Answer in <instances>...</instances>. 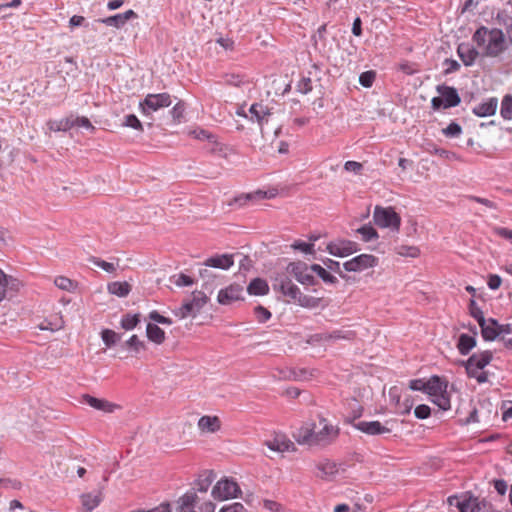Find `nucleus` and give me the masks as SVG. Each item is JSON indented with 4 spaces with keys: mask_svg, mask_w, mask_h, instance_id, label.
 Masks as SVG:
<instances>
[{
    "mask_svg": "<svg viewBox=\"0 0 512 512\" xmlns=\"http://www.w3.org/2000/svg\"><path fill=\"white\" fill-rule=\"evenodd\" d=\"M500 114L505 120L512 119V95L507 94L501 101Z\"/></svg>",
    "mask_w": 512,
    "mask_h": 512,
    "instance_id": "nucleus-36",
    "label": "nucleus"
},
{
    "mask_svg": "<svg viewBox=\"0 0 512 512\" xmlns=\"http://www.w3.org/2000/svg\"><path fill=\"white\" fill-rule=\"evenodd\" d=\"M354 333L351 331L335 330L331 333H325L323 339L325 340H339V339H351Z\"/></svg>",
    "mask_w": 512,
    "mask_h": 512,
    "instance_id": "nucleus-46",
    "label": "nucleus"
},
{
    "mask_svg": "<svg viewBox=\"0 0 512 512\" xmlns=\"http://www.w3.org/2000/svg\"><path fill=\"white\" fill-rule=\"evenodd\" d=\"M479 326L481 328L482 337L485 341H493L498 337L499 329H495L494 327L487 324L486 320L484 324L480 323Z\"/></svg>",
    "mask_w": 512,
    "mask_h": 512,
    "instance_id": "nucleus-39",
    "label": "nucleus"
},
{
    "mask_svg": "<svg viewBox=\"0 0 512 512\" xmlns=\"http://www.w3.org/2000/svg\"><path fill=\"white\" fill-rule=\"evenodd\" d=\"M122 17H123L122 14L119 13V14H116V15H113V16H110V17H107L104 19H99L98 21L106 24L107 26L121 28L126 24V22L124 21V19Z\"/></svg>",
    "mask_w": 512,
    "mask_h": 512,
    "instance_id": "nucleus-45",
    "label": "nucleus"
},
{
    "mask_svg": "<svg viewBox=\"0 0 512 512\" xmlns=\"http://www.w3.org/2000/svg\"><path fill=\"white\" fill-rule=\"evenodd\" d=\"M432 402L434 404H436L443 411L449 410L451 407L450 397L447 393V390L445 392L435 396L434 399L432 400Z\"/></svg>",
    "mask_w": 512,
    "mask_h": 512,
    "instance_id": "nucleus-42",
    "label": "nucleus"
},
{
    "mask_svg": "<svg viewBox=\"0 0 512 512\" xmlns=\"http://www.w3.org/2000/svg\"><path fill=\"white\" fill-rule=\"evenodd\" d=\"M316 468L319 471L316 476L322 479L333 476L338 472L337 465L329 460L320 461L316 464Z\"/></svg>",
    "mask_w": 512,
    "mask_h": 512,
    "instance_id": "nucleus-22",
    "label": "nucleus"
},
{
    "mask_svg": "<svg viewBox=\"0 0 512 512\" xmlns=\"http://www.w3.org/2000/svg\"><path fill=\"white\" fill-rule=\"evenodd\" d=\"M21 286L22 284L17 278L5 274V287L7 290L8 300H11L13 297H15Z\"/></svg>",
    "mask_w": 512,
    "mask_h": 512,
    "instance_id": "nucleus-31",
    "label": "nucleus"
},
{
    "mask_svg": "<svg viewBox=\"0 0 512 512\" xmlns=\"http://www.w3.org/2000/svg\"><path fill=\"white\" fill-rule=\"evenodd\" d=\"M291 248L294 250H299L306 254H311V255L315 254L313 243H306V242L297 240L291 245Z\"/></svg>",
    "mask_w": 512,
    "mask_h": 512,
    "instance_id": "nucleus-50",
    "label": "nucleus"
},
{
    "mask_svg": "<svg viewBox=\"0 0 512 512\" xmlns=\"http://www.w3.org/2000/svg\"><path fill=\"white\" fill-rule=\"evenodd\" d=\"M374 223L381 228H391L398 231L401 225V217L392 207L376 206L373 213Z\"/></svg>",
    "mask_w": 512,
    "mask_h": 512,
    "instance_id": "nucleus-1",
    "label": "nucleus"
},
{
    "mask_svg": "<svg viewBox=\"0 0 512 512\" xmlns=\"http://www.w3.org/2000/svg\"><path fill=\"white\" fill-rule=\"evenodd\" d=\"M448 503L451 506H456L459 512H468L472 505V495L465 497L462 501L456 495H453L448 498Z\"/></svg>",
    "mask_w": 512,
    "mask_h": 512,
    "instance_id": "nucleus-32",
    "label": "nucleus"
},
{
    "mask_svg": "<svg viewBox=\"0 0 512 512\" xmlns=\"http://www.w3.org/2000/svg\"><path fill=\"white\" fill-rule=\"evenodd\" d=\"M189 300L193 304L194 308L199 312L207 303L208 297L203 291H194L192 293V299Z\"/></svg>",
    "mask_w": 512,
    "mask_h": 512,
    "instance_id": "nucleus-40",
    "label": "nucleus"
},
{
    "mask_svg": "<svg viewBox=\"0 0 512 512\" xmlns=\"http://www.w3.org/2000/svg\"><path fill=\"white\" fill-rule=\"evenodd\" d=\"M101 337L104 342V344L107 347L114 346L118 341L121 339V334L116 333L115 331L111 329H104L101 332Z\"/></svg>",
    "mask_w": 512,
    "mask_h": 512,
    "instance_id": "nucleus-37",
    "label": "nucleus"
},
{
    "mask_svg": "<svg viewBox=\"0 0 512 512\" xmlns=\"http://www.w3.org/2000/svg\"><path fill=\"white\" fill-rule=\"evenodd\" d=\"M296 302L304 308L312 309L317 308L319 306L321 298H316L300 293V295L297 296Z\"/></svg>",
    "mask_w": 512,
    "mask_h": 512,
    "instance_id": "nucleus-35",
    "label": "nucleus"
},
{
    "mask_svg": "<svg viewBox=\"0 0 512 512\" xmlns=\"http://www.w3.org/2000/svg\"><path fill=\"white\" fill-rule=\"evenodd\" d=\"M442 132L446 137H458L462 132V128L458 123L451 122Z\"/></svg>",
    "mask_w": 512,
    "mask_h": 512,
    "instance_id": "nucleus-54",
    "label": "nucleus"
},
{
    "mask_svg": "<svg viewBox=\"0 0 512 512\" xmlns=\"http://www.w3.org/2000/svg\"><path fill=\"white\" fill-rule=\"evenodd\" d=\"M170 281L173 282L178 287L190 286L194 283L193 279L190 276L183 274V273H181L179 275H173L170 278Z\"/></svg>",
    "mask_w": 512,
    "mask_h": 512,
    "instance_id": "nucleus-51",
    "label": "nucleus"
},
{
    "mask_svg": "<svg viewBox=\"0 0 512 512\" xmlns=\"http://www.w3.org/2000/svg\"><path fill=\"white\" fill-rule=\"evenodd\" d=\"M255 314L260 323H265L271 318V312L265 307L258 305L255 307Z\"/></svg>",
    "mask_w": 512,
    "mask_h": 512,
    "instance_id": "nucleus-59",
    "label": "nucleus"
},
{
    "mask_svg": "<svg viewBox=\"0 0 512 512\" xmlns=\"http://www.w3.org/2000/svg\"><path fill=\"white\" fill-rule=\"evenodd\" d=\"M310 270L315 272L325 283L328 284H336L338 282L337 278L330 274L326 269H324L319 264H312L310 266Z\"/></svg>",
    "mask_w": 512,
    "mask_h": 512,
    "instance_id": "nucleus-33",
    "label": "nucleus"
},
{
    "mask_svg": "<svg viewBox=\"0 0 512 512\" xmlns=\"http://www.w3.org/2000/svg\"><path fill=\"white\" fill-rule=\"evenodd\" d=\"M199 275L200 277L203 279L204 283H203V287L206 289V290H209V289H212L211 287V281L215 278V275L210 271L208 270L207 268L205 269H200L199 271Z\"/></svg>",
    "mask_w": 512,
    "mask_h": 512,
    "instance_id": "nucleus-57",
    "label": "nucleus"
},
{
    "mask_svg": "<svg viewBox=\"0 0 512 512\" xmlns=\"http://www.w3.org/2000/svg\"><path fill=\"white\" fill-rule=\"evenodd\" d=\"M327 251L336 257H347L360 250L358 244L351 240H337L327 245Z\"/></svg>",
    "mask_w": 512,
    "mask_h": 512,
    "instance_id": "nucleus-7",
    "label": "nucleus"
},
{
    "mask_svg": "<svg viewBox=\"0 0 512 512\" xmlns=\"http://www.w3.org/2000/svg\"><path fill=\"white\" fill-rule=\"evenodd\" d=\"M247 292L250 295L263 296L269 292V286L265 280L261 278H255L249 283Z\"/></svg>",
    "mask_w": 512,
    "mask_h": 512,
    "instance_id": "nucleus-23",
    "label": "nucleus"
},
{
    "mask_svg": "<svg viewBox=\"0 0 512 512\" xmlns=\"http://www.w3.org/2000/svg\"><path fill=\"white\" fill-rule=\"evenodd\" d=\"M414 415L418 419H426L431 415V408L428 405L420 404L414 409Z\"/></svg>",
    "mask_w": 512,
    "mask_h": 512,
    "instance_id": "nucleus-60",
    "label": "nucleus"
},
{
    "mask_svg": "<svg viewBox=\"0 0 512 512\" xmlns=\"http://www.w3.org/2000/svg\"><path fill=\"white\" fill-rule=\"evenodd\" d=\"M108 291L118 297H126L131 291V285L128 282H112L108 285Z\"/></svg>",
    "mask_w": 512,
    "mask_h": 512,
    "instance_id": "nucleus-28",
    "label": "nucleus"
},
{
    "mask_svg": "<svg viewBox=\"0 0 512 512\" xmlns=\"http://www.w3.org/2000/svg\"><path fill=\"white\" fill-rule=\"evenodd\" d=\"M324 264L327 268L335 273H337L341 278L347 279V275L342 271L340 263L338 261L327 259L324 261Z\"/></svg>",
    "mask_w": 512,
    "mask_h": 512,
    "instance_id": "nucleus-56",
    "label": "nucleus"
},
{
    "mask_svg": "<svg viewBox=\"0 0 512 512\" xmlns=\"http://www.w3.org/2000/svg\"><path fill=\"white\" fill-rule=\"evenodd\" d=\"M295 440L299 444H308V445H316L315 444V425L312 427L305 426L301 427L294 434Z\"/></svg>",
    "mask_w": 512,
    "mask_h": 512,
    "instance_id": "nucleus-20",
    "label": "nucleus"
},
{
    "mask_svg": "<svg viewBox=\"0 0 512 512\" xmlns=\"http://www.w3.org/2000/svg\"><path fill=\"white\" fill-rule=\"evenodd\" d=\"M172 104L171 95L169 93L147 94L139 106L144 115L157 111Z\"/></svg>",
    "mask_w": 512,
    "mask_h": 512,
    "instance_id": "nucleus-2",
    "label": "nucleus"
},
{
    "mask_svg": "<svg viewBox=\"0 0 512 512\" xmlns=\"http://www.w3.org/2000/svg\"><path fill=\"white\" fill-rule=\"evenodd\" d=\"M273 289L279 291L291 300H297V296L300 295V289L292 282V280L285 274L278 275L273 283Z\"/></svg>",
    "mask_w": 512,
    "mask_h": 512,
    "instance_id": "nucleus-6",
    "label": "nucleus"
},
{
    "mask_svg": "<svg viewBox=\"0 0 512 512\" xmlns=\"http://www.w3.org/2000/svg\"><path fill=\"white\" fill-rule=\"evenodd\" d=\"M198 500L195 491H189L179 499L178 510H194V506Z\"/></svg>",
    "mask_w": 512,
    "mask_h": 512,
    "instance_id": "nucleus-29",
    "label": "nucleus"
},
{
    "mask_svg": "<svg viewBox=\"0 0 512 512\" xmlns=\"http://www.w3.org/2000/svg\"><path fill=\"white\" fill-rule=\"evenodd\" d=\"M241 493L239 485L227 478L217 482L212 489V496L216 500H226L229 498H236Z\"/></svg>",
    "mask_w": 512,
    "mask_h": 512,
    "instance_id": "nucleus-4",
    "label": "nucleus"
},
{
    "mask_svg": "<svg viewBox=\"0 0 512 512\" xmlns=\"http://www.w3.org/2000/svg\"><path fill=\"white\" fill-rule=\"evenodd\" d=\"M505 36L502 30L494 28L489 32V41L486 46L485 54L490 57H496L502 53L504 47Z\"/></svg>",
    "mask_w": 512,
    "mask_h": 512,
    "instance_id": "nucleus-9",
    "label": "nucleus"
},
{
    "mask_svg": "<svg viewBox=\"0 0 512 512\" xmlns=\"http://www.w3.org/2000/svg\"><path fill=\"white\" fill-rule=\"evenodd\" d=\"M234 264L233 255L231 254H220L214 255L207 258L203 265L211 268H219L222 270H228Z\"/></svg>",
    "mask_w": 512,
    "mask_h": 512,
    "instance_id": "nucleus-15",
    "label": "nucleus"
},
{
    "mask_svg": "<svg viewBox=\"0 0 512 512\" xmlns=\"http://www.w3.org/2000/svg\"><path fill=\"white\" fill-rule=\"evenodd\" d=\"M89 261L108 273H113L116 270V267L113 263L106 262L100 258L92 256L90 257Z\"/></svg>",
    "mask_w": 512,
    "mask_h": 512,
    "instance_id": "nucleus-52",
    "label": "nucleus"
},
{
    "mask_svg": "<svg viewBox=\"0 0 512 512\" xmlns=\"http://www.w3.org/2000/svg\"><path fill=\"white\" fill-rule=\"evenodd\" d=\"M476 346V339L474 336L468 334H461L458 338L457 348L461 355H467Z\"/></svg>",
    "mask_w": 512,
    "mask_h": 512,
    "instance_id": "nucleus-24",
    "label": "nucleus"
},
{
    "mask_svg": "<svg viewBox=\"0 0 512 512\" xmlns=\"http://www.w3.org/2000/svg\"><path fill=\"white\" fill-rule=\"evenodd\" d=\"M493 359V353L490 350L472 354L465 362L466 372L482 370Z\"/></svg>",
    "mask_w": 512,
    "mask_h": 512,
    "instance_id": "nucleus-10",
    "label": "nucleus"
},
{
    "mask_svg": "<svg viewBox=\"0 0 512 512\" xmlns=\"http://www.w3.org/2000/svg\"><path fill=\"white\" fill-rule=\"evenodd\" d=\"M83 400L86 404L93 407L94 409L104 411L107 413H113L115 409L120 408V406L115 403H111L107 400L93 397L89 394L83 395Z\"/></svg>",
    "mask_w": 512,
    "mask_h": 512,
    "instance_id": "nucleus-16",
    "label": "nucleus"
},
{
    "mask_svg": "<svg viewBox=\"0 0 512 512\" xmlns=\"http://www.w3.org/2000/svg\"><path fill=\"white\" fill-rule=\"evenodd\" d=\"M457 54L465 66H472L479 55L474 47L466 43L458 45Z\"/></svg>",
    "mask_w": 512,
    "mask_h": 512,
    "instance_id": "nucleus-19",
    "label": "nucleus"
},
{
    "mask_svg": "<svg viewBox=\"0 0 512 512\" xmlns=\"http://www.w3.org/2000/svg\"><path fill=\"white\" fill-rule=\"evenodd\" d=\"M397 254L407 257H417L420 253L419 249L415 246L401 245L395 248Z\"/></svg>",
    "mask_w": 512,
    "mask_h": 512,
    "instance_id": "nucleus-49",
    "label": "nucleus"
},
{
    "mask_svg": "<svg viewBox=\"0 0 512 512\" xmlns=\"http://www.w3.org/2000/svg\"><path fill=\"white\" fill-rule=\"evenodd\" d=\"M375 77H376V73L372 70L370 71H365L363 73L360 74L359 76V83L363 86V87H366V88H369L372 86L374 80H375Z\"/></svg>",
    "mask_w": 512,
    "mask_h": 512,
    "instance_id": "nucleus-53",
    "label": "nucleus"
},
{
    "mask_svg": "<svg viewBox=\"0 0 512 512\" xmlns=\"http://www.w3.org/2000/svg\"><path fill=\"white\" fill-rule=\"evenodd\" d=\"M498 106V100L495 97H491L486 101L478 104L472 110L473 114L478 117L492 116L496 113Z\"/></svg>",
    "mask_w": 512,
    "mask_h": 512,
    "instance_id": "nucleus-18",
    "label": "nucleus"
},
{
    "mask_svg": "<svg viewBox=\"0 0 512 512\" xmlns=\"http://www.w3.org/2000/svg\"><path fill=\"white\" fill-rule=\"evenodd\" d=\"M469 311L470 315L478 322V324L485 323L486 318L484 317L480 307H478L477 303L473 299L470 300Z\"/></svg>",
    "mask_w": 512,
    "mask_h": 512,
    "instance_id": "nucleus-44",
    "label": "nucleus"
},
{
    "mask_svg": "<svg viewBox=\"0 0 512 512\" xmlns=\"http://www.w3.org/2000/svg\"><path fill=\"white\" fill-rule=\"evenodd\" d=\"M123 126L133 128L140 132L144 130L141 121L134 114H128L124 117Z\"/></svg>",
    "mask_w": 512,
    "mask_h": 512,
    "instance_id": "nucleus-43",
    "label": "nucleus"
},
{
    "mask_svg": "<svg viewBox=\"0 0 512 512\" xmlns=\"http://www.w3.org/2000/svg\"><path fill=\"white\" fill-rule=\"evenodd\" d=\"M489 32L490 30H488L487 27L481 26L475 31L472 39L478 46H483L486 42V37L489 35Z\"/></svg>",
    "mask_w": 512,
    "mask_h": 512,
    "instance_id": "nucleus-48",
    "label": "nucleus"
},
{
    "mask_svg": "<svg viewBox=\"0 0 512 512\" xmlns=\"http://www.w3.org/2000/svg\"><path fill=\"white\" fill-rule=\"evenodd\" d=\"M149 319L163 325H170L172 324V320L168 317H165L161 314H159L156 310L151 311L149 313Z\"/></svg>",
    "mask_w": 512,
    "mask_h": 512,
    "instance_id": "nucleus-61",
    "label": "nucleus"
},
{
    "mask_svg": "<svg viewBox=\"0 0 512 512\" xmlns=\"http://www.w3.org/2000/svg\"><path fill=\"white\" fill-rule=\"evenodd\" d=\"M393 421L388 420L385 422V424H382L379 421H360L357 423H354L353 426L361 431L362 433H365L367 435L376 436V435H382L386 433L391 432V428L388 427L390 423Z\"/></svg>",
    "mask_w": 512,
    "mask_h": 512,
    "instance_id": "nucleus-8",
    "label": "nucleus"
},
{
    "mask_svg": "<svg viewBox=\"0 0 512 512\" xmlns=\"http://www.w3.org/2000/svg\"><path fill=\"white\" fill-rule=\"evenodd\" d=\"M243 287L240 284H231L228 287L221 289L218 293L217 300L221 305H230L234 301L242 298Z\"/></svg>",
    "mask_w": 512,
    "mask_h": 512,
    "instance_id": "nucleus-11",
    "label": "nucleus"
},
{
    "mask_svg": "<svg viewBox=\"0 0 512 512\" xmlns=\"http://www.w3.org/2000/svg\"><path fill=\"white\" fill-rule=\"evenodd\" d=\"M81 502H82L83 507L88 512H91L93 509H95L100 504L101 492H98L97 494H93V493L82 494Z\"/></svg>",
    "mask_w": 512,
    "mask_h": 512,
    "instance_id": "nucleus-26",
    "label": "nucleus"
},
{
    "mask_svg": "<svg viewBox=\"0 0 512 512\" xmlns=\"http://www.w3.org/2000/svg\"><path fill=\"white\" fill-rule=\"evenodd\" d=\"M426 382L425 379H413L409 382V388L413 391H421L425 393L426 391Z\"/></svg>",
    "mask_w": 512,
    "mask_h": 512,
    "instance_id": "nucleus-62",
    "label": "nucleus"
},
{
    "mask_svg": "<svg viewBox=\"0 0 512 512\" xmlns=\"http://www.w3.org/2000/svg\"><path fill=\"white\" fill-rule=\"evenodd\" d=\"M320 424H323V427L318 431L315 430V444L326 445L338 435V429L327 424L325 419H321Z\"/></svg>",
    "mask_w": 512,
    "mask_h": 512,
    "instance_id": "nucleus-14",
    "label": "nucleus"
},
{
    "mask_svg": "<svg viewBox=\"0 0 512 512\" xmlns=\"http://www.w3.org/2000/svg\"><path fill=\"white\" fill-rule=\"evenodd\" d=\"M214 480V474L212 471L205 474V476H200L196 482L197 490L199 492H207L208 488L212 484Z\"/></svg>",
    "mask_w": 512,
    "mask_h": 512,
    "instance_id": "nucleus-41",
    "label": "nucleus"
},
{
    "mask_svg": "<svg viewBox=\"0 0 512 512\" xmlns=\"http://www.w3.org/2000/svg\"><path fill=\"white\" fill-rule=\"evenodd\" d=\"M54 283L58 288L66 291H70L74 287L73 281L64 276L56 277Z\"/></svg>",
    "mask_w": 512,
    "mask_h": 512,
    "instance_id": "nucleus-55",
    "label": "nucleus"
},
{
    "mask_svg": "<svg viewBox=\"0 0 512 512\" xmlns=\"http://www.w3.org/2000/svg\"><path fill=\"white\" fill-rule=\"evenodd\" d=\"M249 112L251 113L252 118H255L260 125H262L264 121L267 122L268 117L271 115L266 107L257 103L250 107Z\"/></svg>",
    "mask_w": 512,
    "mask_h": 512,
    "instance_id": "nucleus-27",
    "label": "nucleus"
},
{
    "mask_svg": "<svg viewBox=\"0 0 512 512\" xmlns=\"http://www.w3.org/2000/svg\"><path fill=\"white\" fill-rule=\"evenodd\" d=\"M244 511H245V508H244L243 504H241L239 502H235L233 504L222 507L219 512H244Z\"/></svg>",
    "mask_w": 512,
    "mask_h": 512,
    "instance_id": "nucleus-64",
    "label": "nucleus"
},
{
    "mask_svg": "<svg viewBox=\"0 0 512 512\" xmlns=\"http://www.w3.org/2000/svg\"><path fill=\"white\" fill-rule=\"evenodd\" d=\"M488 503L485 500L479 501L478 498L472 496V505L470 512H483Z\"/></svg>",
    "mask_w": 512,
    "mask_h": 512,
    "instance_id": "nucleus-63",
    "label": "nucleus"
},
{
    "mask_svg": "<svg viewBox=\"0 0 512 512\" xmlns=\"http://www.w3.org/2000/svg\"><path fill=\"white\" fill-rule=\"evenodd\" d=\"M185 106L184 103L178 102L170 111L172 118L175 122H181L184 116Z\"/></svg>",
    "mask_w": 512,
    "mask_h": 512,
    "instance_id": "nucleus-58",
    "label": "nucleus"
},
{
    "mask_svg": "<svg viewBox=\"0 0 512 512\" xmlns=\"http://www.w3.org/2000/svg\"><path fill=\"white\" fill-rule=\"evenodd\" d=\"M356 232L361 235L364 242H370L378 238L377 231L371 225H363Z\"/></svg>",
    "mask_w": 512,
    "mask_h": 512,
    "instance_id": "nucleus-38",
    "label": "nucleus"
},
{
    "mask_svg": "<svg viewBox=\"0 0 512 512\" xmlns=\"http://www.w3.org/2000/svg\"><path fill=\"white\" fill-rule=\"evenodd\" d=\"M124 346L131 351L138 353L141 349L145 348L144 342L139 340L137 335H132L125 343Z\"/></svg>",
    "mask_w": 512,
    "mask_h": 512,
    "instance_id": "nucleus-47",
    "label": "nucleus"
},
{
    "mask_svg": "<svg viewBox=\"0 0 512 512\" xmlns=\"http://www.w3.org/2000/svg\"><path fill=\"white\" fill-rule=\"evenodd\" d=\"M146 334L150 341L155 344H162L165 341V332L158 325L148 323L146 327Z\"/></svg>",
    "mask_w": 512,
    "mask_h": 512,
    "instance_id": "nucleus-25",
    "label": "nucleus"
},
{
    "mask_svg": "<svg viewBox=\"0 0 512 512\" xmlns=\"http://www.w3.org/2000/svg\"><path fill=\"white\" fill-rule=\"evenodd\" d=\"M437 93L441 96L445 108L456 107L460 104L461 98L458 94V91L455 87L448 86L445 84H440L436 86Z\"/></svg>",
    "mask_w": 512,
    "mask_h": 512,
    "instance_id": "nucleus-12",
    "label": "nucleus"
},
{
    "mask_svg": "<svg viewBox=\"0 0 512 512\" xmlns=\"http://www.w3.org/2000/svg\"><path fill=\"white\" fill-rule=\"evenodd\" d=\"M198 427L203 432L214 433L221 427L217 416H202L198 421Z\"/></svg>",
    "mask_w": 512,
    "mask_h": 512,
    "instance_id": "nucleus-21",
    "label": "nucleus"
},
{
    "mask_svg": "<svg viewBox=\"0 0 512 512\" xmlns=\"http://www.w3.org/2000/svg\"><path fill=\"white\" fill-rule=\"evenodd\" d=\"M286 270L289 274L293 275L295 279L302 285L313 286L318 284L316 278L308 273L310 266H308L305 262H290Z\"/></svg>",
    "mask_w": 512,
    "mask_h": 512,
    "instance_id": "nucleus-3",
    "label": "nucleus"
},
{
    "mask_svg": "<svg viewBox=\"0 0 512 512\" xmlns=\"http://www.w3.org/2000/svg\"><path fill=\"white\" fill-rule=\"evenodd\" d=\"M174 315L180 319H184L186 317L192 316L195 317L198 313L196 308H194L193 304L190 300L184 301L181 307L175 309L173 311Z\"/></svg>",
    "mask_w": 512,
    "mask_h": 512,
    "instance_id": "nucleus-30",
    "label": "nucleus"
},
{
    "mask_svg": "<svg viewBox=\"0 0 512 512\" xmlns=\"http://www.w3.org/2000/svg\"><path fill=\"white\" fill-rule=\"evenodd\" d=\"M267 447L276 452L295 450L294 443L285 434H276L273 439L265 442Z\"/></svg>",
    "mask_w": 512,
    "mask_h": 512,
    "instance_id": "nucleus-13",
    "label": "nucleus"
},
{
    "mask_svg": "<svg viewBox=\"0 0 512 512\" xmlns=\"http://www.w3.org/2000/svg\"><path fill=\"white\" fill-rule=\"evenodd\" d=\"M448 382L443 378L433 375L426 382V391L425 394H428L432 397L437 396L447 390Z\"/></svg>",
    "mask_w": 512,
    "mask_h": 512,
    "instance_id": "nucleus-17",
    "label": "nucleus"
},
{
    "mask_svg": "<svg viewBox=\"0 0 512 512\" xmlns=\"http://www.w3.org/2000/svg\"><path fill=\"white\" fill-rule=\"evenodd\" d=\"M140 317L141 316L139 313H136V314L127 313V314L123 315V317L120 321V325L124 330H127V331L133 330L140 323Z\"/></svg>",
    "mask_w": 512,
    "mask_h": 512,
    "instance_id": "nucleus-34",
    "label": "nucleus"
},
{
    "mask_svg": "<svg viewBox=\"0 0 512 512\" xmlns=\"http://www.w3.org/2000/svg\"><path fill=\"white\" fill-rule=\"evenodd\" d=\"M379 259L371 254H360L343 264L347 272H362L368 268H374L378 265Z\"/></svg>",
    "mask_w": 512,
    "mask_h": 512,
    "instance_id": "nucleus-5",
    "label": "nucleus"
}]
</instances>
